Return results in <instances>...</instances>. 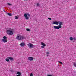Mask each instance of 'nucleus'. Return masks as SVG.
<instances>
[{
	"label": "nucleus",
	"instance_id": "f257e3e1",
	"mask_svg": "<svg viewBox=\"0 0 76 76\" xmlns=\"http://www.w3.org/2000/svg\"><path fill=\"white\" fill-rule=\"evenodd\" d=\"M25 37L24 36L19 34H17L16 37L17 39L19 40V41L23 40V39H25Z\"/></svg>",
	"mask_w": 76,
	"mask_h": 76
},
{
	"label": "nucleus",
	"instance_id": "f03ea898",
	"mask_svg": "<svg viewBox=\"0 0 76 76\" xmlns=\"http://www.w3.org/2000/svg\"><path fill=\"white\" fill-rule=\"evenodd\" d=\"M7 33L8 35H12L13 34V30L11 28H8L7 30Z\"/></svg>",
	"mask_w": 76,
	"mask_h": 76
},
{
	"label": "nucleus",
	"instance_id": "7ed1b4c3",
	"mask_svg": "<svg viewBox=\"0 0 76 76\" xmlns=\"http://www.w3.org/2000/svg\"><path fill=\"white\" fill-rule=\"evenodd\" d=\"M63 23L62 22H59V25L58 26H53L54 29H59L60 28H61V25L63 24Z\"/></svg>",
	"mask_w": 76,
	"mask_h": 76
},
{
	"label": "nucleus",
	"instance_id": "20e7f679",
	"mask_svg": "<svg viewBox=\"0 0 76 76\" xmlns=\"http://www.w3.org/2000/svg\"><path fill=\"white\" fill-rule=\"evenodd\" d=\"M24 16L25 18L26 19V20H28L29 19V17H30V14L29 13H24Z\"/></svg>",
	"mask_w": 76,
	"mask_h": 76
},
{
	"label": "nucleus",
	"instance_id": "39448f33",
	"mask_svg": "<svg viewBox=\"0 0 76 76\" xmlns=\"http://www.w3.org/2000/svg\"><path fill=\"white\" fill-rule=\"evenodd\" d=\"M3 38L1 39L0 40H2V42H4V43H6V42H7V37H4Z\"/></svg>",
	"mask_w": 76,
	"mask_h": 76
},
{
	"label": "nucleus",
	"instance_id": "423d86ee",
	"mask_svg": "<svg viewBox=\"0 0 76 76\" xmlns=\"http://www.w3.org/2000/svg\"><path fill=\"white\" fill-rule=\"evenodd\" d=\"M41 45H42L41 46L42 48H44V47H46V44L43 42H41Z\"/></svg>",
	"mask_w": 76,
	"mask_h": 76
},
{
	"label": "nucleus",
	"instance_id": "0eeeda50",
	"mask_svg": "<svg viewBox=\"0 0 76 76\" xmlns=\"http://www.w3.org/2000/svg\"><path fill=\"white\" fill-rule=\"evenodd\" d=\"M28 46L29 48H33L34 47V45L31 43H29L28 44Z\"/></svg>",
	"mask_w": 76,
	"mask_h": 76
},
{
	"label": "nucleus",
	"instance_id": "6e6552de",
	"mask_svg": "<svg viewBox=\"0 0 76 76\" xmlns=\"http://www.w3.org/2000/svg\"><path fill=\"white\" fill-rule=\"evenodd\" d=\"M28 59L29 61H32L34 60V58L32 57H29L28 58Z\"/></svg>",
	"mask_w": 76,
	"mask_h": 76
},
{
	"label": "nucleus",
	"instance_id": "1a4fd4ad",
	"mask_svg": "<svg viewBox=\"0 0 76 76\" xmlns=\"http://www.w3.org/2000/svg\"><path fill=\"white\" fill-rule=\"evenodd\" d=\"M20 45L21 46V47H23V46H25V43L24 42L21 43Z\"/></svg>",
	"mask_w": 76,
	"mask_h": 76
},
{
	"label": "nucleus",
	"instance_id": "9d476101",
	"mask_svg": "<svg viewBox=\"0 0 76 76\" xmlns=\"http://www.w3.org/2000/svg\"><path fill=\"white\" fill-rule=\"evenodd\" d=\"M53 24L54 25H58V22L57 21H55L53 22Z\"/></svg>",
	"mask_w": 76,
	"mask_h": 76
},
{
	"label": "nucleus",
	"instance_id": "9b49d317",
	"mask_svg": "<svg viewBox=\"0 0 76 76\" xmlns=\"http://www.w3.org/2000/svg\"><path fill=\"white\" fill-rule=\"evenodd\" d=\"M8 58L11 61H12L13 60V58L11 57H8Z\"/></svg>",
	"mask_w": 76,
	"mask_h": 76
},
{
	"label": "nucleus",
	"instance_id": "f8f14e48",
	"mask_svg": "<svg viewBox=\"0 0 76 76\" xmlns=\"http://www.w3.org/2000/svg\"><path fill=\"white\" fill-rule=\"evenodd\" d=\"M73 64L74 65V67H75L76 68V62H74Z\"/></svg>",
	"mask_w": 76,
	"mask_h": 76
},
{
	"label": "nucleus",
	"instance_id": "ddd939ff",
	"mask_svg": "<svg viewBox=\"0 0 76 76\" xmlns=\"http://www.w3.org/2000/svg\"><path fill=\"white\" fill-rule=\"evenodd\" d=\"M69 40L70 41H72V40H73V38L72 37H70V38H69Z\"/></svg>",
	"mask_w": 76,
	"mask_h": 76
},
{
	"label": "nucleus",
	"instance_id": "4468645a",
	"mask_svg": "<svg viewBox=\"0 0 76 76\" xmlns=\"http://www.w3.org/2000/svg\"><path fill=\"white\" fill-rule=\"evenodd\" d=\"M17 75H21V73L19 72H17Z\"/></svg>",
	"mask_w": 76,
	"mask_h": 76
},
{
	"label": "nucleus",
	"instance_id": "2eb2a0df",
	"mask_svg": "<svg viewBox=\"0 0 76 76\" xmlns=\"http://www.w3.org/2000/svg\"><path fill=\"white\" fill-rule=\"evenodd\" d=\"M7 14L9 16H12V14H11L10 13H7Z\"/></svg>",
	"mask_w": 76,
	"mask_h": 76
},
{
	"label": "nucleus",
	"instance_id": "dca6fc26",
	"mask_svg": "<svg viewBox=\"0 0 76 76\" xmlns=\"http://www.w3.org/2000/svg\"><path fill=\"white\" fill-rule=\"evenodd\" d=\"M37 7H39V3H38L37 4Z\"/></svg>",
	"mask_w": 76,
	"mask_h": 76
},
{
	"label": "nucleus",
	"instance_id": "f3484780",
	"mask_svg": "<svg viewBox=\"0 0 76 76\" xmlns=\"http://www.w3.org/2000/svg\"><path fill=\"white\" fill-rule=\"evenodd\" d=\"M15 18L16 19H18V18H19L18 17H17V16H15Z\"/></svg>",
	"mask_w": 76,
	"mask_h": 76
},
{
	"label": "nucleus",
	"instance_id": "a211bd4d",
	"mask_svg": "<svg viewBox=\"0 0 76 76\" xmlns=\"http://www.w3.org/2000/svg\"><path fill=\"white\" fill-rule=\"evenodd\" d=\"M26 30L27 31H30V29L29 28L26 29Z\"/></svg>",
	"mask_w": 76,
	"mask_h": 76
},
{
	"label": "nucleus",
	"instance_id": "6ab92c4d",
	"mask_svg": "<svg viewBox=\"0 0 76 76\" xmlns=\"http://www.w3.org/2000/svg\"><path fill=\"white\" fill-rule=\"evenodd\" d=\"M6 61H9V59H8V58H6Z\"/></svg>",
	"mask_w": 76,
	"mask_h": 76
},
{
	"label": "nucleus",
	"instance_id": "aec40b11",
	"mask_svg": "<svg viewBox=\"0 0 76 76\" xmlns=\"http://www.w3.org/2000/svg\"><path fill=\"white\" fill-rule=\"evenodd\" d=\"M58 63H60V64H63V63H62V62H61V61H58Z\"/></svg>",
	"mask_w": 76,
	"mask_h": 76
},
{
	"label": "nucleus",
	"instance_id": "412c9836",
	"mask_svg": "<svg viewBox=\"0 0 76 76\" xmlns=\"http://www.w3.org/2000/svg\"><path fill=\"white\" fill-rule=\"evenodd\" d=\"M7 4H8V5H10V6H12V4H11L9 3H8Z\"/></svg>",
	"mask_w": 76,
	"mask_h": 76
},
{
	"label": "nucleus",
	"instance_id": "4be33fe9",
	"mask_svg": "<svg viewBox=\"0 0 76 76\" xmlns=\"http://www.w3.org/2000/svg\"><path fill=\"white\" fill-rule=\"evenodd\" d=\"M30 76H33V74H32V73H31Z\"/></svg>",
	"mask_w": 76,
	"mask_h": 76
},
{
	"label": "nucleus",
	"instance_id": "5701e85b",
	"mask_svg": "<svg viewBox=\"0 0 76 76\" xmlns=\"http://www.w3.org/2000/svg\"><path fill=\"white\" fill-rule=\"evenodd\" d=\"M46 54H47V55H48V54H49V52H48L46 53Z\"/></svg>",
	"mask_w": 76,
	"mask_h": 76
},
{
	"label": "nucleus",
	"instance_id": "b1692460",
	"mask_svg": "<svg viewBox=\"0 0 76 76\" xmlns=\"http://www.w3.org/2000/svg\"><path fill=\"white\" fill-rule=\"evenodd\" d=\"M73 39H74V40H76V38H73Z\"/></svg>",
	"mask_w": 76,
	"mask_h": 76
},
{
	"label": "nucleus",
	"instance_id": "393cba45",
	"mask_svg": "<svg viewBox=\"0 0 76 76\" xmlns=\"http://www.w3.org/2000/svg\"><path fill=\"white\" fill-rule=\"evenodd\" d=\"M48 19H49V20H51V18H48Z\"/></svg>",
	"mask_w": 76,
	"mask_h": 76
},
{
	"label": "nucleus",
	"instance_id": "a878e982",
	"mask_svg": "<svg viewBox=\"0 0 76 76\" xmlns=\"http://www.w3.org/2000/svg\"><path fill=\"white\" fill-rule=\"evenodd\" d=\"M47 76H53V75H47Z\"/></svg>",
	"mask_w": 76,
	"mask_h": 76
},
{
	"label": "nucleus",
	"instance_id": "bb28decb",
	"mask_svg": "<svg viewBox=\"0 0 76 76\" xmlns=\"http://www.w3.org/2000/svg\"><path fill=\"white\" fill-rule=\"evenodd\" d=\"M16 76H21V75H16Z\"/></svg>",
	"mask_w": 76,
	"mask_h": 76
},
{
	"label": "nucleus",
	"instance_id": "cd10ccee",
	"mask_svg": "<svg viewBox=\"0 0 76 76\" xmlns=\"http://www.w3.org/2000/svg\"><path fill=\"white\" fill-rule=\"evenodd\" d=\"M3 11L4 12H6V11H5V10H4Z\"/></svg>",
	"mask_w": 76,
	"mask_h": 76
},
{
	"label": "nucleus",
	"instance_id": "c85d7f7f",
	"mask_svg": "<svg viewBox=\"0 0 76 76\" xmlns=\"http://www.w3.org/2000/svg\"><path fill=\"white\" fill-rule=\"evenodd\" d=\"M24 0V1H28V0Z\"/></svg>",
	"mask_w": 76,
	"mask_h": 76
},
{
	"label": "nucleus",
	"instance_id": "c756f323",
	"mask_svg": "<svg viewBox=\"0 0 76 76\" xmlns=\"http://www.w3.org/2000/svg\"><path fill=\"white\" fill-rule=\"evenodd\" d=\"M10 71L11 72H12V71Z\"/></svg>",
	"mask_w": 76,
	"mask_h": 76
},
{
	"label": "nucleus",
	"instance_id": "7c9ffc66",
	"mask_svg": "<svg viewBox=\"0 0 76 76\" xmlns=\"http://www.w3.org/2000/svg\"><path fill=\"white\" fill-rule=\"evenodd\" d=\"M47 56H48V55H47Z\"/></svg>",
	"mask_w": 76,
	"mask_h": 76
}]
</instances>
